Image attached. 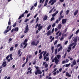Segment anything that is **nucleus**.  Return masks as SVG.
Here are the masks:
<instances>
[{
  "label": "nucleus",
  "instance_id": "f257e3e1",
  "mask_svg": "<svg viewBox=\"0 0 79 79\" xmlns=\"http://www.w3.org/2000/svg\"><path fill=\"white\" fill-rule=\"evenodd\" d=\"M35 68L37 70L35 72V75H37L38 74H42V71H40V70L39 69V67L36 66Z\"/></svg>",
  "mask_w": 79,
  "mask_h": 79
},
{
  "label": "nucleus",
  "instance_id": "f03ea898",
  "mask_svg": "<svg viewBox=\"0 0 79 79\" xmlns=\"http://www.w3.org/2000/svg\"><path fill=\"white\" fill-rule=\"evenodd\" d=\"M54 61L56 63V64H57L59 62V60H58V59L56 56H55L54 59H52V63H53Z\"/></svg>",
  "mask_w": 79,
  "mask_h": 79
},
{
  "label": "nucleus",
  "instance_id": "7ed1b4c3",
  "mask_svg": "<svg viewBox=\"0 0 79 79\" xmlns=\"http://www.w3.org/2000/svg\"><path fill=\"white\" fill-rule=\"evenodd\" d=\"M26 13V14H27L28 13V11L27 10H26L25 11V12H24L23 14H22V15L20 16L18 18V19H20L22 18H23L24 17V14Z\"/></svg>",
  "mask_w": 79,
  "mask_h": 79
},
{
  "label": "nucleus",
  "instance_id": "20e7f679",
  "mask_svg": "<svg viewBox=\"0 0 79 79\" xmlns=\"http://www.w3.org/2000/svg\"><path fill=\"white\" fill-rule=\"evenodd\" d=\"M28 60H29V55H27V57L26 61L25 62V63L23 64L22 65V67H24V66H25V65H26V63H27Z\"/></svg>",
  "mask_w": 79,
  "mask_h": 79
},
{
  "label": "nucleus",
  "instance_id": "39448f33",
  "mask_svg": "<svg viewBox=\"0 0 79 79\" xmlns=\"http://www.w3.org/2000/svg\"><path fill=\"white\" fill-rule=\"evenodd\" d=\"M41 26V24H40L39 25L38 24V30L39 31H40V30H41V29H42V28H43V26Z\"/></svg>",
  "mask_w": 79,
  "mask_h": 79
},
{
  "label": "nucleus",
  "instance_id": "423d86ee",
  "mask_svg": "<svg viewBox=\"0 0 79 79\" xmlns=\"http://www.w3.org/2000/svg\"><path fill=\"white\" fill-rule=\"evenodd\" d=\"M11 26H10V28H9V30H5L4 32V34H6L7 32H9V31H11Z\"/></svg>",
  "mask_w": 79,
  "mask_h": 79
},
{
  "label": "nucleus",
  "instance_id": "0eeeda50",
  "mask_svg": "<svg viewBox=\"0 0 79 79\" xmlns=\"http://www.w3.org/2000/svg\"><path fill=\"white\" fill-rule=\"evenodd\" d=\"M28 31L29 28H28V25H27L25 27V30L24 31V33H27Z\"/></svg>",
  "mask_w": 79,
  "mask_h": 79
},
{
  "label": "nucleus",
  "instance_id": "6e6552de",
  "mask_svg": "<svg viewBox=\"0 0 79 79\" xmlns=\"http://www.w3.org/2000/svg\"><path fill=\"white\" fill-rule=\"evenodd\" d=\"M49 39H52L50 40V42H52V41H53V40H54V39H55V38H54V37H53V36H52L51 35L49 37Z\"/></svg>",
  "mask_w": 79,
  "mask_h": 79
},
{
  "label": "nucleus",
  "instance_id": "1a4fd4ad",
  "mask_svg": "<svg viewBox=\"0 0 79 79\" xmlns=\"http://www.w3.org/2000/svg\"><path fill=\"white\" fill-rule=\"evenodd\" d=\"M47 34L48 36V35H51V31H50V30H49L48 31L47 34V33L45 34V35H47Z\"/></svg>",
  "mask_w": 79,
  "mask_h": 79
},
{
  "label": "nucleus",
  "instance_id": "9d476101",
  "mask_svg": "<svg viewBox=\"0 0 79 79\" xmlns=\"http://www.w3.org/2000/svg\"><path fill=\"white\" fill-rule=\"evenodd\" d=\"M67 20L66 19H63L62 20V23L63 24H65V23H66V21Z\"/></svg>",
  "mask_w": 79,
  "mask_h": 79
},
{
  "label": "nucleus",
  "instance_id": "9b49d317",
  "mask_svg": "<svg viewBox=\"0 0 79 79\" xmlns=\"http://www.w3.org/2000/svg\"><path fill=\"white\" fill-rule=\"evenodd\" d=\"M60 16L59 17V19H58L59 21H60L61 20V18H64V16L62 15H60Z\"/></svg>",
  "mask_w": 79,
  "mask_h": 79
},
{
  "label": "nucleus",
  "instance_id": "f8f14e48",
  "mask_svg": "<svg viewBox=\"0 0 79 79\" xmlns=\"http://www.w3.org/2000/svg\"><path fill=\"white\" fill-rule=\"evenodd\" d=\"M73 41H74V43L75 44H76V43L77 42V37L74 38V39Z\"/></svg>",
  "mask_w": 79,
  "mask_h": 79
},
{
  "label": "nucleus",
  "instance_id": "ddd939ff",
  "mask_svg": "<svg viewBox=\"0 0 79 79\" xmlns=\"http://www.w3.org/2000/svg\"><path fill=\"white\" fill-rule=\"evenodd\" d=\"M26 42L24 41L23 43H22L21 45H20V47H21L22 48H23V45H25L26 44Z\"/></svg>",
  "mask_w": 79,
  "mask_h": 79
},
{
  "label": "nucleus",
  "instance_id": "4468645a",
  "mask_svg": "<svg viewBox=\"0 0 79 79\" xmlns=\"http://www.w3.org/2000/svg\"><path fill=\"white\" fill-rule=\"evenodd\" d=\"M79 10H76L75 12L74 13V15L76 16L77 14L78 13Z\"/></svg>",
  "mask_w": 79,
  "mask_h": 79
},
{
  "label": "nucleus",
  "instance_id": "2eb2a0df",
  "mask_svg": "<svg viewBox=\"0 0 79 79\" xmlns=\"http://www.w3.org/2000/svg\"><path fill=\"white\" fill-rule=\"evenodd\" d=\"M66 76H68V77H71V75H70L69 73H68V72H66Z\"/></svg>",
  "mask_w": 79,
  "mask_h": 79
},
{
  "label": "nucleus",
  "instance_id": "dca6fc26",
  "mask_svg": "<svg viewBox=\"0 0 79 79\" xmlns=\"http://www.w3.org/2000/svg\"><path fill=\"white\" fill-rule=\"evenodd\" d=\"M56 2V0H53V1L52 2V3H51V5H53L55 2Z\"/></svg>",
  "mask_w": 79,
  "mask_h": 79
},
{
  "label": "nucleus",
  "instance_id": "f3484780",
  "mask_svg": "<svg viewBox=\"0 0 79 79\" xmlns=\"http://www.w3.org/2000/svg\"><path fill=\"white\" fill-rule=\"evenodd\" d=\"M51 25L50 24H49V26L47 28V29L48 31V30H50V29L51 28Z\"/></svg>",
  "mask_w": 79,
  "mask_h": 79
},
{
  "label": "nucleus",
  "instance_id": "a211bd4d",
  "mask_svg": "<svg viewBox=\"0 0 79 79\" xmlns=\"http://www.w3.org/2000/svg\"><path fill=\"white\" fill-rule=\"evenodd\" d=\"M73 65H76L77 64L76 61V60H74L72 63Z\"/></svg>",
  "mask_w": 79,
  "mask_h": 79
},
{
  "label": "nucleus",
  "instance_id": "6ab92c4d",
  "mask_svg": "<svg viewBox=\"0 0 79 79\" xmlns=\"http://www.w3.org/2000/svg\"><path fill=\"white\" fill-rule=\"evenodd\" d=\"M13 56V55L12 54H10L9 55V57L11 60H13V57H12V56Z\"/></svg>",
  "mask_w": 79,
  "mask_h": 79
},
{
  "label": "nucleus",
  "instance_id": "aec40b11",
  "mask_svg": "<svg viewBox=\"0 0 79 79\" xmlns=\"http://www.w3.org/2000/svg\"><path fill=\"white\" fill-rule=\"evenodd\" d=\"M61 25L60 24H59L58 26V29H60L61 28Z\"/></svg>",
  "mask_w": 79,
  "mask_h": 79
},
{
  "label": "nucleus",
  "instance_id": "412c9836",
  "mask_svg": "<svg viewBox=\"0 0 79 79\" xmlns=\"http://www.w3.org/2000/svg\"><path fill=\"white\" fill-rule=\"evenodd\" d=\"M48 18V17H47V16L45 15L44 16V17L43 18V19L44 20H47Z\"/></svg>",
  "mask_w": 79,
  "mask_h": 79
},
{
  "label": "nucleus",
  "instance_id": "4be33fe9",
  "mask_svg": "<svg viewBox=\"0 0 79 79\" xmlns=\"http://www.w3.org/2000/svg\"><path fill=\"white\" fill-rule=\"evenodd\" d=\"M19 29V28H18V27H15V29H14V31H18V30Z\"/></svg>",
  "mask_w": 79,
  "mask_h": 79
},
{
  "label": "nucleus",
  "instance_id": "5701e85b",
  "mask_svg": "<svg viewBox=\"0 0 79 79\" xmlns=\"http://www.w3.org/2000/svg\"><path fill=\"white\" fill-rule=\"evenodd\" d=\"M56 57L57 58H58V59H60V58H61V55H56Z\"/></svg>",
  "mask_w": 79,
  "mask_h": 79
},
{
  "label": "nucleus",
  "instance_id": "b1692460",
  "mask_svg": "<svg viewBox=\"0 0 79 79\" xmlns=\"http://www.w3.org/2000/svg\"><path fill=\"white\" fill-rule=\"evenodd\" d=\"M61 49H62V46H60V48L58 49V52H60V51Z\"/></svg>",
  "mask_w": 79,
  "mask_h": 79
},
{
  "label": "nucleus",
  "instance_id": "393cba45",
  "mask_svg": "<svg viewBox=\"0 0 79 79\" xmlns=\"http://www.w3.org/2000/svg\"><path fill=\"white\" fill-rule=\"evenodd\" d=\"M44 1H45V0H40V3H43L44 2Z\"/></svg>",
  "mask_w": 79,
  "mask_h": 79
},
{
  "label": "nucleus",
  "instance_id": "a878e982",
  "mask_svg": "<svg viewBox=\"0 0 79 79\" xmlns=\"http://www.w3.org/2000/svg\"><path fill=\"white\" fill-rule=\"evenodd\" d=\"M31 44L32 45H35V43L34 41H33L31 42Z\"/></svg>",
  "mask_w": 79,
  "mask_h": 79
},
{
  "label": "nucleus",
  "instance_id": "bb28decb",
  "mask_svg": "<svg viewBox=\"0 0 79 79\" xmlns=\"http://www.w3.org/2000/svg\"><path fill=\"white\" fill-rule=\"evenodd\" d=\"M57 53H58V49L56 48L55 50V54L56 55V54H57Z\"/></svg>",
  "mask_w": 79,
  "mask_h": 79
},
{
  "label": "nucleus",
  "instance_id": "cd10ccee",
  "mask_svg": "<svg viewBox=\"0 0 79 79\" xmlns=\"http://www.w3.org/2000/svg\"><path fill=\"white\" fill-rule=\"evenodd\" d=\"M77 45V44L75 43L74 45L72 47V48L74 49V48H75V47Z\"/></svg>",
  "mask_w": 79,
  "mask_h": 79
},
{
  "label": "nucleus",
  "instance_id": "c85d7f7f",
  "mask_svg": "<svg viewBox=\"0 0 79 79\" xmlns=\"http://www.w3.org/2000/svg\"><path fill=\"white\" fill-rule=\"evenodd\" d=\"M21 53V49H19L18 51V55H19Z\"/></svg>",
  "mask_w": 79,
  "mask_h": 79
},
{
  "label": "nucleus",
  "instance_id": "c756f323",
  "mask_svg": "<svg viewBox=\"0 0 79 79\" xmlns=\"http://www.w3.org/2000/svg\"><path fill=\"white\" fill-rule=\"evenodd\" d=\"M71 63H70L68 64H65V67H68L69 66H70Z\"/></svg>",
  "mask_w": 79,
  "mask_h": 79
},
{
  "label": "nucleus",
  "instance_id": "7c9ffc66",
  "mask_svg": "<svg viewBox=\"0 0 79 79\" xmlns=\"http://www.w3.org/2000/svg\"><path fill=\"white\" fill-rule=\"evenodd\" d=\"M16 26V23L15 22L14 24L12 25L13 27H15Z\"/></svg>",
  "mask_w": 79,
  "mask_h": 79
},
{
  "label": "nucleus",
  "instance_id": "2f4dec72",
  "mask_svg": "<svg viewBox=\"0 0 79 79\" xmlns=\"http://www.w3.org/2000/svg\"><path fill=\"white\" fill-rule=\"evenodd\" d=\"M14 48V47H11L10 49V51H12V50H13Z\"/></svg>",
  "mask_w": 79,
  "mask_h": 79
},
{
  "label": "nucleus",
  "instance_id": "473e14b6",
  "mask_svg": "<svg viewBox=\"0 0 79 79\" xmlns=\"http://www.w3.org/2000/svg\"><path fill=\"white\" fill-rule=\"evenodd\" d=\"M8 24V25H10V24H11V22H10V19H9Z\"/></svg>",
  "mask_w": 79,
  "mask_h": 79
},
{
  "label": "nucleus",
  "instance_id": "72a5a7b5",
  "mask_svg": "<svg viewBox=\"0 0 79 79\" xmlns=\"http://www.w3.org/2000/svg\"><path fill=\"white\" fill-rule=\"evenodd\" d=\"M6 64V61H4L2 64V66H3L4 64Z\"/></svg>",
  "mask_w": 79,
  "mask_h": 79
},
{
  "label": "nucleus",
  "instance_id": "f704fd0d",
  "mask_svg": "<svg viewBox=\"0 0 79 79\" xmlns=\"http://www.w3.org/2000/svg\"><path fill=\"white\" fill-rule=\"evenodd\" d=\"M29 21V19H25V20L24 21V23H26L27 22V21Z\"/></svg>",
  "mask_w": 79,
  "mask_h": 79
},
{
  "label": "nucleus",
  "instance_id": "c9c22d12",
  "mask_svg": "<svg viewBox=\"0 0 79 79\" xmlns=\"http://www.w3.org/2000/svg\"><path fill=\"white\" fill-rule=\"evenodd\" d=\"M63 13V10H61V11H60V15H62V13Z\"/></svg>",
  "mask_w": 79,
  "mask_h": 79
},
{
  "label": "nucleus",
  "instance_id": "e433bc0d",
  "mask_svg": "<svg viewBox=\"0 0 79 79\" xmlns=\"http://www.w3.org/2000/svg\"><path fill=\"white\" fill-rule=\"evenodd\" d=\"M69 10H67L66 11V15H68V14L69 13Z\"/></svg>",
  "mask_w": 79,
  "mask_h": 79
},
{
  "label": "nucleus",
  "instance_id": "4c0bfd02",
  "mask_svg": "<svg viewBox=\"0 0 79 79\" xmlns=\"http://www.w3.org/2000/svg\"><path fill=\"white\" fill-rule=\"evenodd\" d=\"M10 57V55H8L7 56L6 58V59L7 60H8V58H9V57Z\"/></svg>",
  "mask_w": 79,
  "mask_h": 79
},
{
  "label": "nucleus",
  "instance_id": "58836bf2",
  "mask_svg": "<svg viewBox=\"0 0 79 79\" xmlns=\"http://www.w3.org/2000/svg\"><path fill=\"white\" fill-rule=\"evenodd\" d=\"M57 42H58V40H56L54 42V45H56V44H57Z\"/></svg>",
  "mask_w": 79,
  "mask_h": 79
},
{
  "label": "nucleus",
  "instance_id": "ea45409f",
  "mask_svg": "<svg viewBox=\"0 0 79 79\" xmlns=\"http://www.w3.org/2000/svg\"><path fill=\"white\" fill-rule=\"evenodd\" d=\"M54 19H55V17H52L51 19V21H52L54 20Z\"/></svg>",
  "mask_w": 79,
  "mask_h": 79
},
{
  "label": "nucleus",
  "instance_id": "a19ab883",
  "mask_svg": "<svg viewBox=\"0 0 79 79\" xmlns=\"http://www.w3.org/2000/svg\"><path fill=\"white\" fill-rule=\"evenodd\" d=\"M55 26H56V24H55V23H54L52 25V27H55Z\"/></svg>",
  "mask_w": 79,
  "mask_h": 79
},
{
  "label": "nucleus",
  "instance_id": "79ce46f5",
  "mask_svg": "<svg viewBox=\"0 0 79 79\" xmlns=\"http://www.w3.org/2000/svg\"><path fill=\"white\" fill-rule=\"evenodd\" d=\"M79 29L77 31H76V34H77L79 33Z\"/></svg>",
  "mask_w": 79,
  "mask_h": 79
},
{
  "label": "nucleus",
  "instance_id": "37998d69",
  "mask_svg": "<svg viewBox=\"0 0 79 79\" xmlns=\"http://www.w3.org/2000/svg\"><path fill=\"white\" fill-rule=\"evenodd\" d=\"M34 21V19H33L32 20H31L30 22V23L31 24V23H33V21Z\"/></svg>",
  "mask_w": 79,
  "mask_h": 79
},
{
  "label": "nucleus",
  "instance_id": "c03bdc74",
  "mask_svg": "<svg viewBox=\"0 0 79 79\" xmlns=\"http://www.w3.org/2000/svg\"><path fill=\"white\" fill-rule=\"evenodd\" d=\"M74 35V34H72V35L70 36V37H69V39H71V38L73 37V35Z\"/></svg>",
  "mask_w": 79,
  "mask_h": 79
},
{
  "label": "nucleus",
  "instance_id": "a18cd8bd",
  "mask_svg": "<svg viewBox=\"0 0 79 79\" xmlns=\"http://www.w3.org/2000/svg\"><path fill=\"white\" fill-rule=\"evenodd\" d=\"M38 21H39V17H37V18H36L35 23H37V22H38Z\"/></svg>",
  "mask_w": 79,
  "mask_h": 79
},
{
  "label": "nucleus",
  "instance_id": "49530a36",
  "mask_svg": "<svg viewBox=\"0 0 79 79\" xmlns=\"http://www.w3.org/2000/svg\"><path fill=\"white\" fill-rule=\"evenodd\" d=\"M11 40H12V39L11 38H10L9 39V43H10V42Z\"/></svg>",
  "mask_w": 79,
  "mask_h": 79
},
{
  "label": "nucleus",
  "instance_id": "de8ad7c7",
  "mask_svg": "<svg viewBox=\"0 0 79 79\" xmlns=\"http://www.w3.org/2000/svg\"><path fill=\"white\" fill-rule=\"evenodd\" d=\"M54 30H55V28H53L52 30V31H51L52 33H53V32H54Z\"/></svg>",
  "mask_w": 79,
  "mask_h": 79
},
{
  "label": "nucleus",
  "instance_id": "09e8293b",
  "mask_svg": "<svg viewBox=\"0 0 79 79\" xmlns=\"http://www.w3.org/2000/svg\"><path fill=\"white\" fill-rule=\"evenodd\" d=\"M37 2H36L35 3L34 5V6H35L36 7V6H37Z\"/></svg>",
  "mask_w": 79,
  "mask_h": 79
},
{
  "label": "nucleus",
  "instance_id": "8fccbe9b",
  "mask_svg": "<svg viewBox=\"0 0 79 79\" xmlns=\"http://www.w3.org/2000/svg\"><path fill=\"white\" fill-rule=\"evenodd\" d=\"M71 48H71V47H70V46H69L68 48V49H69V50H71Z\"/></svg>",
  "mask_w": 79,
  "mask_h": 79
},
{
  "label": "nucleus",
  "instance_id": "3c124183",
  "mask_svg": "<svg viewBox=\"0 0 79 79\" xmlns=\"http://www.w3.org/2000/svg\"><path fill=\"white\" fill-rule=\"evenodd\" d=\"M56 14L55 13L53 14L52 15V17H54L55 16H56Z\"/></svg>",
  "mask_w": 79,
  "mask_h": 79
},
{
  "label": "nucleus",
  "instance_id": "603ef678",
  "mask_svg": "<svg viewBox=\"0 0 79 79\" xmlns=\"http://www.w3.org/2000/svg\"><path fill=\"white\" fill-rule=\"evenodd\" d=\"M47 53V52L46 51H45L44 54H43V56H44L45 55V54Z\"/></svg>",
  "mask_w": 79,
  "mask_h": 79
},
{
  "label": "nucleus",
  "instance_id": "864d4df0",
  "mask_svg": "<svg viewBox=\"0 0 79 79\" xmlns=\"http://www.w3.org/2000/svg\"><path fill=\"white\" fill-rule=\"evenodd\" d=\"M40 56H39V59H41V58H42V55H40Z\"/></svg>",
  "mask_w": 79,
  "mask_h": 79
},
{
  "label": "nucleus",
  "instance_id": "5fc2aeb1",
  "mask_svg": "<svg viewBox=\"0 0 79 79\" xmlns=\"http://www.w3.org/2000/svg\"><path fill=\"white\" fill-rule=\"evenodd\" d=\"M66 54H67V53L66 52L64 54V58H65V57H66Z\"/></svg>",
  "mask_w": 79,
  "mask_h": 79
},
{
  "label": "nucleus",
  "instance_id": "6e6d98bb",
  "mask_svg": "<svg viewBox=\"0 0 79 79\" xmlns=\"http://www.w3.org/2000/svg\"><path fill=\"white\" fill-rule=\"evenodd\" d=\"M32 69H31L30 70V71H29L30 74H32Z\"/></svg>",
  "mask_w": 79,
  "mask_h": 79
},
{
  "label": "nucleus",
  "instance_id": "4d7b16f0",
  "mask_svg": "<svg viewBox=\"0 0 79 79\" xmlns=\"http://www.w3.org/2000/svg\"><path fill=\"white\" fill-rule=\"evenodd\" d=\"M38 26H39V23H37L35 26V28H37V27H38Z\"/></svg>",
  "mask_w": 79,
  "mask_h": 79
},
{
  "label": "nucleus",
  "instance_id": "13d9d810",
  "mask_svg": "<svg viewBox=\"0 0 79 79\" xmlns=\"http://www.w3.org/2000/svg\"><path fill=\"white\" fill-rule=\"evenodd\" d=\"M45 68H47L48 67V64H46L45 65Z\"/></svg>",
  "mask_w": 79,
  "mask_h": 79
},
{
  "label": "nucleus",
  "instance_id": "bf43d9fd",
  "mask_svg": "<svg viewBox=\"0 0 79 79\" xmlns=\"http://www.w3.org/2000/svg\"><path fill=\"white\" fill-rule=\"evenodd\" d=\"M51 50H52V51H53L54 50V47L52 46V48H51Z\"/></svg>",
  "mask_w": 79,
  "mask_h": 79
},
{
  "label": "nucleus",
  "instance_id": "052dcab7",
  "mask_svg": "<svg viewBox=\"0 0 79 79\" xmlns=\"http://www.w3.org/2000/svg\"><path fill=\"white\" fill-rule=\"evenodd\" d=\"M58 22H59V20H57L55 22V23H58Z\"/></svg>",
  "mask_w": 79,
  "mask_h": 79
},
{
  "label": "nucleus",
  "instance_id": "680f3d73",
  "mask_svg": "<svg viewBox=\"0 0 79 79\" xmlns=\"http://www.w3.org/2000/svg\"><path fill=\"white\" fill-rule=\"evenodd\" d=\"M65 63H66V61H65V60H64L62 62V64H64Z\"/></svg>",
  "mask_w": 79,
  "mask_h": 79
},
{
  "label": "nucleus",
  "instance_id": "e2e57ef3",
  "mask_svg": "<svg viewBox=\"0 0 79 79\" xmlns=\"http://www.w3.org/2000/svg\"><path fill=\"white\" fill-rule=\"evenodd\" d=\"M53 1V0H50V1L48 3H51Z\"/></svg>",
  "mask_w": 79,
  "mask_h": 79
},
{
  "label": "nucleus",
  "instance_id": "0e129e2a",
  "mask_svg": "<svg viewBox=\"0 0 79 79\" xmlns=\"http://www.w3.org/2000/svg\"><path fill=\"white\" fill-rule=\"evenodd\" d=\"M68 41H66L65 42L64 44H65V45H66V44H68Z\"/></svg>",
  "mask_w": 79,
  "mask_h": 79
},
{
  "label": "nucleus",
  "instance_id": "69168bd1",
  "mask_svg": "<svg viewBox=\"0 0 79 79\" xmlns=\"http://www.w3.org/2000/svg\"><path fill=\"white\" fill-rule=\"evenodd\" d=\"M38 14H36L35 15V16H34V18H36V17H37V15Z\"/></svg>",
  "mask_w": 79,
  "mask_h": 79
},
{
  "label": "nucleus",
  "instance_id": "338daca9",
  "mask_svg": "<svg viewBox=\"0 0 79 79\" xmlns=\"http://www.w3.org/2000/svg\"><path fill=\"white\" fill-rule=\"evenodd\" d=\"M30 15H31V14L30 13H29L27 15V17H28L29 16H30Z\"/></svg>",
  "mask_w": 79,
  "mask_h": 79
},
{
  "label": "nucleus",
  "instance_id": "774afa93",
  "mask_svg": "<svg viewBox=\"0 0 79 79\" xmlns=\"http://www.w3.org/2000/svg\"><path fill=\"white\" fill-rule=\"evenodd\" d=\"M58 13V10H56V12H55V14H56V15L57 14V13Z\"/></svg>",
  "mask_w": 79,
  "mask_h": 79
}]
</instances>
